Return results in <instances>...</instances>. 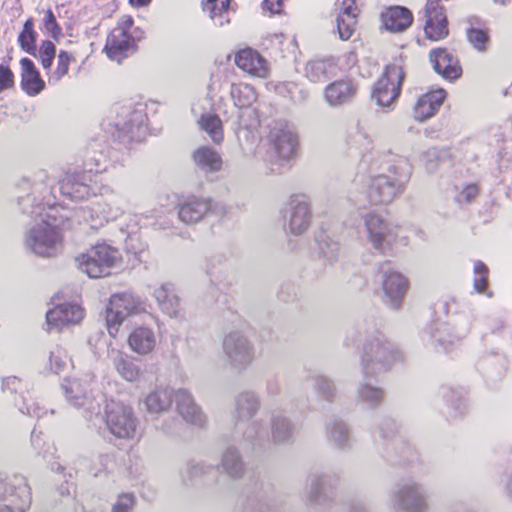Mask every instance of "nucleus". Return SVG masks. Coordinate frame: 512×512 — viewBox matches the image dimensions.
I'll use <instances>...</instances> for the list:
<instances>
[{"label":"nucleus","instance_id":"f257e3e1","mask_svg":"<svg viewBox=\"0 0 512 512\" xmlns=\"http://www.w3.org/2000/svg\"><path fill=\"white\" fill-rule=\"evenodd\" d=\"M374 165L381 172L368 180L366 199L373 205L389 204L405 190L412 166L406 157L393 153L381 156Z\"/></svg>","mask_w":512,"mask_h":512},{"label":"nucleus","instance_id":"f03ea898","mask_svg":"<svg viewBox=\"0 0 512 512\" xmlns=\"http://www.w3.org/2000/svg\"><path fill=\"white\" fill-rule=\"evenodd\" d=\"M69 227V217L50 206L41 214V221L27 231L26 247L41 257H53L62 248V231Z\"/></svg>","mask_w":512,"mask_h":512},{"label":"nucleus","instance_id":"7ed1b4c3","mask_svg":"<svg viewBox=\"0 0 512 512\" xmlns=\"http://www.w3.org/2000/svg\"><path fill=\"white\" fill-rule=\"evenodd\" d=\"M173 400L176 402L179 414L186 422L198 427L205 425L207 421L206 415L195 403L191 393L186 389L174 391L170 387H157L145 396L143 404L148 413L160 415L169 411Z\"/></svg>","mask_w":512,"mask_h":512},{"label":"nucleus","instance_id":"20e7f679","mask_svg":"<svg viewBox=\"0 0 512 512\" xmlns=\"http://www.w3.org/2000/svg\"><path fill=\"white\" fill-rule=\"evenodd\" d=\"M261 407L259 395L251 390H245L238 393L234 398V410L232 420L237 428L242 422H247L243 432L241 444L244 448L251 449L253 452L263 448L266 429L262 420H253Z\"/></svg>","mask_w":512,"mask_h":512},{"label":"nucleus","instance_id":"39448f33","mask_svg":"<svg viewBox=\"0 0 512 512\" xmlns=\"http://www.w3.org/2000/svg\"><path fill=\"white\" fill-rule=\"evenodd\" d=\"M404 353L383 334L369 337L361 354V371L364 378H374L389 371L396 363L404 361Z\"/></svg>","mask_w":512,"mask_h":512},{"label":"nucleus","instance_id":"423d86ee","mask_svg":"<svg viewBox=\"0 0 512 512\" xmlns=\"http://www.w3.org/2000/svg\"><path fill=\"white\" fill-rule=\"evenodd\" d=\"M146 120L147 115L142 107L115 105L103 127L119 141H141L147 131Z\"/></svg>","mask_w":512,"mask_h":512},{"label":"nucleus","instance_id":"0eeeda50","mask_svg":"<svg viewBox=\"0 0 512 512\" xmlns=\"http://www.w3.org/2000/svg\"><path fill=\"white\" fill-rule=\"evenodd\" d=\"M102 158L87 157L83 163V171L66 173L59 183L61 194L74 200H84L92 194L95 195V187L90 183L96 182L94 178L97 174L106 170Z\"/></svg>","mask_w":512,"mask_h":512},{"label":"nucleus","instance_id":"6e6552de","mask_svg":"<svg viewBox=\"0 0 512 512\" xmlns=\"http://www.w3.org/2000/svg\"><path fill=\"white\" fill-rule=\"evenodd\" d=\"M121 260L122 256L117 248L106 243H98L86 253L79 255L75 261L78 269L90 278H103L109 276Z\"/></svg>","mask_w":512,"mask_h":512},{"label":"nucleus","instance_id":"1a4fd4ad","mask_svg":"<svg viewBox=\"0 0 512 512\" xmlns=\"http://www.w3.org/2000/svg\"><path fill=\"white\" fill-rule=\"evenodd\" d=\"M93 379L94 377L91 374H85L81 377L65 378L62 383L66 401L75 408H83L87 418L100 414L101 402L103 401L102 395H98V398L93 395L91 388Z\"/></svg>","mask_w":512,"mask_h":512},{"label":"nucleus","instance_id":"9d476101","mask_svg":"<svg viewBox=\"0 0 512 512\" xmlns=\"http://www.w3.org/2000/svg\"><path fill=\"white\" fill-rule=\"evenodd\" d=\"M146 309V300L131 291L113 294L106 308V324L109 334L115 337L123 321L146 312Z\"/></svg>","mask_w":512,"mask_h":512},{"label":"nucleus","instance_id":"9b49d317","mask_svg":"<svg viewBox=\"0 0 512 512\" xmlns=\"http://www.w3.org/2000/svg\"><path fill=\"white\" fill-rule=\"evenodd\" d=\"M362 222L372 248L384 255L392 254L397 241V227L375 212L363 215Z\"/></svg>","mask_w":512,"mask_h":512},{"label":"nucleus","instance_id":"f8f14e48","mask_svg":"<svg viewBox=\"0 0 512 512\" xmlns=\"http://www.w3.org/2000/svg\"><path fill=\"white\" fill-rule=\"evenodd\" d=\"M126 199L116 193H110L91 207L81 208L76 212L78 219H84L91 227L103 226L105 222L114 221L123 215Z\"/></svg>","mask_w":512,"mask_h":512},{"label":"nucleus","instance_id":"ddd939ff","mask_svg":"<svg viewBox=\"0 0 512 512\" xmlns=\"http://www.w3.org/2000/svg\"><path fill=\"white\" fill-rule=\"evenodd\" d=\"M391 501L397 512H426L429 507L427 489L414 479L401 481L392 494Z\"/></svg>","mask_w":512,"mask_h":512},{"label":"nucleus","instance_id":"4468645a","mask_svg":"<svg viewBox=\"0 0 512 512\" xmlns=\"http://www.w3.org/2000/svg\"><path fill=\"white\" fill-rule=\"evenodd\" d=\"M106 426L111 434L120 439H134L138 432V419L133 408L111 400L105 409Z\"/></svg>","mask_w":512,"mask_h":512},{"label":"nucleus","instance_id":"2eb2a0df","mask_svg":"<svg viewBox=\"0 0 512 512\" xmlns=\"http://www.w3.org/2000/svg\"><path fill=\"white\" fill-rule=\"evenodd\" d=\"M281 214L285 231L295 236L306 233L312 222L311 203L308 196L304 194L291 196Z\"/></svg>","mask_w":512,"mask_h":512},{"label":"nucleus","instance_id":"dca6fc26","mask_svg":"<svg viewBox=\"0 0 512 512\" xmlns=\"http://www.w3.org/2000/svg\"><path fill=\"white\" fill-rule=\"evenodd\" d=\"M222 349L226 362L235 370H246L255 360L252 342L240 331L226 334Z\"/></svg>","mask_w":512,"mask_h":512},{"label":"nucleus","instance_id":"f3484780","mask_svg":"<svg viewBox=\"0 0 512 512\" xmlns=\"http://www.w3.org/2000/svg\"><path fill=\"white\" fill-rule=\"evenodd\" d=\"M0 512H26L31 505V492L23 476L7 477L0 480Z\"/></svg>","mask_w":512,"mask_h":512},{"label":"nucleus","instance_id":"a211bd4d","mask_svg":"<svg viewBox=\"0 0 512 512\" xmlns=\"http://www.w3.org/2000/svg\"><path fill=\"white\" fill-rule=\"evenodd\" d=\"M405 72L401 64L391 63L385 67L382 77L375 83L372 98L380 107L389 108L399 97Z\"/></svg>","mask_w":512,"mask_h":512},{"label":"nucleus","instance_id":"6ab92c4d","mask_svg":"<svg viewBox=\"0 0 512 512\" xmlns=\"http://www.w3.org/2000/svg\"><path fill=\"white\" fill-rule=\"evenodd\" d=\"M226 213L222 203L210 198L192 196L178 206V217L185 224H196L208 215L223 216Z\"/></svg>","mask_w":512,"mask_h":512},{"label":"nucleus","instance_id":"aec40b11","mask_svg":"<svg viewBox=\"0 0 512 512\" xmlns=\"http://www.w3.org/2000/svg\"><path fill=\"white\" fill-rule=\"evenodd\" d=\"M267 139L278 158L289 160L295 156L297 136L286 122L275 121L269 125Z\"/></svg>","mask_w":512,"mask_h":512},{"label":"nucleus","instance_id":"412c9836","mask_svg":"<svg viewBox=\"0 0 512 512\" xmlns=\"http://www.w3.org/2000/svg\"><path fill=\"white\" fill-rule=\"evenodd\" d=\"M2 391L11 396V400L21 413L37 418L46 414V411L38 403L32 401L30 393L21 379L15 376L3 379Z\"/></svg>","mask_w":512,"mask_h":512},{"label":"nucleus","instance_id":"4be33fe9","mask_svg":"<svg viewBox=\"0 0 512 512\" xmlns=\"http://www.w3.org/2000/svg\"><path fill=\"white\" fill-rule=\"evenodd\" d=\"M443 0H428L424 10V31L428 39L438 41L448 36V21Z\"/></svg>","mask_w":512,"mask_h":512},{"label":"nucleus","instance_id":"5701e85b","mask_svg":"<svg viewBox=\"0 0 512 512\" xmlns=\"http://www.w3.org/2000/svg\"><path fill=\"white\" fill-rule=\"evenodd\" d=\"M383 273L382 288L387 298L388 305L397 309L400 307L408 288L407 279L399 272L393 270L388 263L380 267Z\"/></svg>","mask_w":512,"mask_h":512},{"label":"nucleus","instance_id":"b1692460","mask_svg":"<svg viewBox=\"0 0 512 512\" xmlns=\"http://www.w3.org/2000/svg\"><path fill=\"white\" fill-rule=\"evenodd\" d=\"M83 317L84 310L76 303L59 304L46 313L49 329H62L69 325L78 324Z\"/></svg>","mask_w":512,"mask_h":512},{"label":"nucleus","instance_id":"393cba45","mask_svg":"<svg viewBox=\"0 0 512 512\" xmlns=\"http://www.w3.org/2000/svg\"><path fill=\"white\" fill-rule=\"evenodd\" d=\"M423 343L437 352L448 351L459 337L452 336L448 324L440 321L430 323L421 333Z\"/></svg>","mask_w":512,"mask_h":512},{"label":"nucleus","instance_id":"a878e982","mask_svg":"<svg viewBox=\"0 0 512 512\" xmlns=\"http://www.w3.org/2000/svg\"><path fill=\"white\" fill-rule=\"evenodd\" d=\"M429 59L436 73L445 79L455 80L462 73L458 59L447 49L437 48L429 53Z\"/></svg>","mask_w":512,"mask_h":512},{"label":"nucleus","instance_id":"bb28decb","mask_svg":"<svg viewBox=\"0 0 512 512\" xmlns=\"http://www.w3.org/2000/svg\"><path fill=\"white\" fill-rule=\"evenodd\" d=\"M225 103L218 105L217 111L225 117L226 122H230L234 128L254 129L259 123V115L252 106L237 108L230 107L226 109Z\"/></svg>","mask_w":512,"mask_h":512},{"label":"nucleus","instance_id":"cd10ccee","mask_svg":"<svg viewBox=\"0 0 512 512\" xmlns=\"http://www.w3.org/2000/svg\"><path fill=\"white\" fill-rule=\"evenodd\" d=\"M236 65L253 77L266 78L269 75L267 60L252 48L240 50L235 56Z\"/></svg>","mask_w":512,"mask_h":512},{"label":"nucleus","instance_id":"c85d7f7f","mask_svg":"<svg viewBox=\"0 0 512 512\" xmlns=\"http://www.w3.org/2000/svg\"><path fill=\"white\" fill-rule=\"evenodd\" d=\"M360 8L357 0H343L337 16V32L342 41L349 40L355 32Z\"/></svg>","mask_w":512,"mask_h":512},{"label":"nucleus","instance_id":"c756f323","mask_svg":"<svg viewBox=\"0 0 512 512\" xmlns=\"http://www.w3.org/2000/svg\"><path fill=\"white\" fill-rule=\"evenodd\" d=\"M135 47L134 37L131 34H124L122 30L113 29L108 35L104 50L111 60L118 63L133 52Z\"/></svg>","mask_w":512,"mask_h":512},{"label":"nucleus","instance_id":"7c9ffc66","mask_svg":"<svg viewBox=\"0 0 512 512\" xmlns=\"http://www.w3.org/2000/svg\"><path fill=\"white\" fill-rule=\"evenodd\" d=\"M445 97L446 92L443 89H437L420 96L413 107L415 120L423 122L434 116L443 104Z\"/></svg>","mask_w":512,"mask_h":512},{"label":"nucleus","instance_id":"2f4dec72","mask_svg":"<svg viewBox=\"0 0 512 512\" xmlns=\"http://www.w3.org/2000/svg\"><path fill=\"white\" fill-rule=\"evenodd\" d=\"M357 88L349 78L340 79L330 83L324 90L326 102L333 107L349 102L356 94Z\"/></svg>","mask_w":512,"mask_h":512},{"label":"nucleus","instance_id":"473e14b6","mask_svg":"<svg viewBox=\"0 0 512 512\" xmlns=\"http://www.w3.org/2000/svg\"><path fill=\"white\" fill-rule=\"evenodd\" d=\"M112 363L121 378L128 382H138L143 376L140 361L120 351H112Z\"/></svg>","mask_w":512,"mask_h":512},{"label":"nucleus","instance_id":"72a5a7b5","mask_svg":"<svg viewBox=\"0 0 512 512\" xmlns=\"http://www.w3.org/2000/svg\"><path fill=\"white\" fill-rule=\"evenodd\" d=\"M159 308L170 317H178L180 314V298L176 293L175 287L171 283L161 284L153 291Z\"/></svg>","mask_w":512,"mask_h":512},{"label":"nucleus","instance_id":"f704fd0d","mask_svg":"<svg viewBox=\"0 0 512 512\" xmlns=\"http://www.w3.org/2000/svg\"><path fill=\"white\" fill-rule=\"evenodd\" d=\"M384 27L391 32H403L413 22L412 12L403 6H393L382 13Z\"/></svg>","mask_w":512,"mask_h":512},{"label":"nucleus","instance_id":"c9c22d12","mask_svg":"<svg viewBox=\"0 0 512 512\" xmlns=\"http://www.w3.org/2000/svg\"><path fill=\"white\" fill-rule=\"evenodd\" d=\"M218 467L232 479H241L246 472V464L239 449L234 445L223 451Z\"/></svg>","mask_w":512,"mask_h":512},{"label":"nucleus","instance_id":"e433bc0d","mask_svg":"<svg viewBox=\"0 0 512 512\" xmlns=\"http://www.w3.org/2000/svg\"><path fill=\"white\" fill-rule=\"evenodd\" d=\"M21 88L29 95L36 96L45 88V82L41 79L34 62L29 58H22Z\"/></svg>","mask_w":512,"mask_h":512},{"label":"nucleus","instance_id":"4c0bfd02","mask_svg":"<svg viewBox=\"0 0 512 512\" xmlns=\"http://www.w3.org/2000/svg\"><path fill=\"white\" fill-rule=\"evenodd\" d=\"M437 396L450 407L452 417H462L468 412V402L461 389L442 385L437 390Z\"/></svg>","mask_w":512,"mask_h":512},{"label":"nucleus","instance_id":"58836bf2","mask_svg":"<svg viewBox=\"0 0 512 512\" xmlns=\"http://www.w3.org/2000/svg\"><path fill=\"white\" fill-rule=\"evenodd\" d=\"M271 436L275 444H288L294 438V426L291 420L281 411L271 414Z\"/></svg>","mask_w":512,"mask_h":512},{"label":"nucleus","instance_id":"ea45409f","mask_svg":"<svg viewBox=\"0 0 512 512\" xmlns=\"http://www.w3.org/2000/svg\"><path fill=\"white\" fill-rule=\"evenodd\" d=\"M192 159L197 169L203 173H216L222 169V158L220 154L211 147H199L193 152Z\"/></svg>","mask_w":512,"mask_h":512},{"label":"nucleus","instance_id":"a19ab883","mask_svg":"<svg viewBox=\"0 0 512 512\" xmlns=\"http://www.w3.org/2000/svg\"><path fill=\"white\" fill-rule=\"evenodd\" d=\"M128 343L135 353L147 355L155 348L156 336L151 328L141 326L131 332Z\"/></svg>","mask_w":512,"mask_h":512},{"label":"nucleus","instance_id":"79ce46f5","mask_svg":"<svg viewBox=\"0 0 512 512\" xmlns=\"http://www.w3.org/2000/svg\"><path fill=\"white\" fill-rule=\"evenodd\" d=\"M326 433L329 441L342 450L352 446L351 430L348 424L342 420L334 419L327 423Z\"/></svg>","mask_w":512,"mask_h":512},{"label":"nucleus","instance_id":"37998d69","mask_svg":"<svg viewBox=\"0 0 512 512\" xmlns=\"http://www.w3.org/2000/svg\"><path fill=\"white\" fill-rule=\"evenodd\" d=\"M332 476L325 472H312L307 479V494L311 503H319L326 495V489L331 486Z\"/></svg>","mask_w":512,"mask_h":512},{"label":"nucleus","instance_id":"c03bdc74","mask_svg":"<svg viewBox=\"0 0 512 512\" xmlns=\"http://www.w3.org/2000/svg\"><path fill=\"white\" fill-rule=\"evenodd\" d=\"M317 251L319 256L330 264L335 263L341 256V244L332 235L322 232L317 236Z\"/></svg>","mask_w":512,"mask_h":512},{"label":"nucleus","instance_id":"a18cd8bd","mask_svg":"<svg viewBox=\"0 0 512 512\" xmlns=\"http://www.w3.org/2000/svg\"><path fill=\"white\" fill-rule=\"evenodd\" d=\"M336 64L330 59L311 60L305 66L306 77L314 83L323 82L334 76Z\"/></svg>","mask_w":512,"mask_h":512},{"label":"nucleus","instance_id":"49530a36","mask_svg":"<svg viewBox=\"0 0 512 512\" xmlns=\"http://www.w3.org/2000/svg\"><path fill=\"white\" fill-rule=\"evenodd\" d=\"M365 378L357 389V399L359 402L365 404L369 408H376L379 406L384 398V391L382 388L372 385Z\"/></svg>","mask_w":512,"mask_h":512},{"label":"nucleus","instance_id":"de8ad7c7","mask_svg":"<svg viewBox=\"0 0 512 512\" xmlns=\"http://www.w3.org/2000/svg\"><path fill=\"white\" fill-rule=\"evenodd\" d=\"M400 430L401 426L392 418L383 419L378 426L379 435L383 440L390 441L393 447L402 444L406 453L410 451V447L399 436Z\"/></svg>","mask_w":512,"mask_h":512},{"label":"nucleus","instance_id":"09e8293b","mask_svg":"<svg viewBox=\"0 0 512 512\" xmlns=\"http://www.w3.org/2000/svg\"><path fill=\"white\" fill-rule=\"evenodd\" d=\"M231 0H207L203 2V10L209 13L210 18L216 26L222 27L229 23V19L225 16Z\"/></svg>","mask_w":512,"mask_h":512},{"label":"nucleus","instance_id":"8fccbe9b","mask_svg":"<svg viewBox=\"0 0 512 512\" xmlns=\"http://www.w3.org/2000/svg\"><path fill=\"white\" fill-rule=\"evenodd\" d=\"M230 95L233 100L231 107L244 108L251 106L256 100V92L254 88L248 84H232Z\"/></svg>","mask_w":512,"mask_h":512},{"label":"nucleus","instance_id":"3c124183","mask_svg":"<svg viewBox=\"0 0 512 512\" xmlns=\"http://www.w3.org/2000/svg\"><path fill=\"white\" fill-rule=\"evenodd\" d=\"M202 130H204L216 144L223 141L222 122L218 115L207 113L201 116L198 121Z\"/></svg>","mask_w":512,"mask_h":512},{"label":"nucleus","instance_id":"603ef678","mask_svg":"<svg viewBox=\"0 0 512 512\" xmlns=\"http://www.w3.org/2000/svg\"><path fill=\"white\" fill-rule=\"evenodd\" d=\"M315 393L328 402H333L337 395V389L332 379L322 374L311 377Z\"/></svg>","mask_w":512,"mask_h":512},{"label":"nucleus","instance_id":"864d4df0","mask_svg":"<svg viewBox=\"0 0 512 512\" xmlns=\"http://www.w3.org/2000/svg\"><path fill=\"white\" fill-rule=\"evenodd\" d=\"M71 359L66 351L60 345L54 346L49 352L47 371L50 373L58 374L67 368Z\"/></svg>","mask_w":512,"mask_h":512},{"label":"nucleus","instance_id":"5fc2aeb1","mask_svg":"<svg viewBox=\"0 0 512 512\" xmlns=\"http://www.w3.org/2000/svg\"><path fill=\"white\" fill-rule=\"evenodd\" d=\"M212 465L205 462H188L181 470L180 476L184 484L192 483L197 478L204 477L213 471Z\"/></svg>","mask_w":512,"mask_h":512},{"label":"nucleus","instance_id":"6e6d98bb","mask_svg":"<svg viewBox=\"0 0 512 512\" xmlns=\"http://www.w3.org/2000/svg\"><path fill=\"white\" fill-rule=\"evenodd\" d=\"M36 39L37 33L34 30V21L29 18L25 21L18 36V43L23 51L30 55H36Z\"/></svg>","mask_w":512,"mask_h":512},{"label":"nucleus","instance_id":"4d7b16f0","mask_svg":"<svg viewBox=\"0 0 512 512\" xmlns=\"http://www.w3.org/2000/svg\"><path fill=\"white\" fill-rule=\"evenodd\" d=\"M73 60L74 57L72 54L66 50H60L57 54L56 68L54 70L51 69V72L47 73L49 75V84H58L60 80L68 74L69 66Z\"/></svg>","mask_w":512,"mask_h":512},{"label":"nucleus","instance_id":"13d9d810","mask_svg":"<svg viewBox=\"0 0 512 512\" xmlns=\"http://www.w3.org/2000/svg\"><path fill=\"white\" fill-rule=\"evenodd\" d=\"M41 63L46 73L51 72L53 61L56 57V46L50 40H44L36 49V55H33Z\"/></svg>","mask_w":512,"mask_h":512},{"label":"nucleus","instance_id":"bf43d9fd","mask_svg":"<svg viewBox=\"0 0 512 512\" xmlns=\"http://www.w3.org/2000/svg\"><path fill=\"white\" fill-rule=\"evenodd\" d=\"M474 281L473 286L477 293H485L488 297L492 296V292H487L488 285V267L481 261H475L474 267Z\"/></svg>","mask_w":512,"mask_h":512},{"label":"nucleus","instance_id":"052dcab7","mask_svg":"<svg viewBox=\"0 0 512 512\" xmlns=\"http://www.w3.org/2000/svg\"><path fill=\"white\" fill-rule=\"evenodd\" d=\"M42 28L54 39L62 35V28L59 26L56 17L51 9L45 11L42 19Z\"/></svg>","mask_w":512,"mask_h":512},{"label":"nucleus","instance_id":"680f3d73","mask_svg":"<svg viewBox=\"0 0 512 512\" xmlns=\"http://www.w3.org/2000/svg\"><path fill=\"white\" fill-rule=\"evenodd\" d=\"M469 42L479 51H484L488 42V35L481 29L469 28L467 30Z\"/></svg>","mask_w":512,"mask_h":512},{"label":"nucleus","instance_id":"e2e57ef3","mask_svg":"<svg viewBox=\"0 0 512 512\" xmlns=\"http://www.w3.org/2000/svg\"><path fill=\"white\" fill-rule=\"evenodd\" d=\"M135 503L132 494H123L119 496L117 502L113 505L112 512H131Z\"/></svg>","mask_w":512,"mask_h":512},{"label":"nucleus","instance_id":"0e129e2a","mask_svg":"<svg viewBox=\"0 0 512 512\" xmlns=\"http://www.w3.org/2000/svg\"><path fill=\"white\" fill-rule=\"evenodd\" d=\"M479 189L476 184H468L466 185L462 191L457 196V201L459 203H471L478 195Z\"/></svg>","mask_w":512,"mask_h":512},{"label":"nucleus","instance_id":"69168bd1","mask_svg":"<svg viewBox=\"0 0 512 512\" xmlns=\"http://www.w3.org/2000/svg\"><path fill=\"white\" fill-rule=\"evenodd\" d=\"M14 74L8 66L0 65V92L13 87Z\"/></svg>","mask_w":512,"mask_h":512},{"label":"nucleus","instance_id":"338daca9","mask_svg":"<svg viewBox=\"0 0 512 512\" xmlns=\"http://www.w3.org/2000/svg\"><path fill=\"white\" fill-rule=\"evenodd\" d=\"M125 248L128 253L137 255L144 250V244L136 233H130L125 240Z\"/></svg>","mask_w":512,"mask_h":512},{"label":"nucleus","instance_id":"774afa93","mask_svg":"<svg viewBox=\"0 0 512 512\" xmlns=\"http://www.w3.org/2000/svg\"><path fill=\"white\" fill-rule=\"evenodd\" d=\"M437 151L436 149H430L423 155V161L425 162L426 170L433 172L437 168Z\"/></svg>","mask_w":512,"mask_h":512}]
</instances>
